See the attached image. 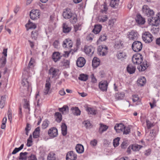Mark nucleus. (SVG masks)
Returning <instances> with one entry per match:
<instances>
[{
  "instance_id": "obj_1",
  "label": "nucleus",
  "mask_w": 160,
  "mask_h": 160,
  "mask_svg": "<svg viewBox=\"0 0 160 160\" xmlns=\"http://www.w3.org/2000/svg\"><path fill=\"white\" fill-rule=\"evenodd\" d=\"M143 57L142 55L139 53L134 55L132 57V61L134 64H141L138 67V69L139 71L142 72L145 71L148 68L147 61H142Z\"/></svg>"
},
{
  "instance_id": "obj_2",
  "label": "nucleus",
  "mask_w": 160,
  "mask_h": 160,
  "mask_svg": "<svg viewBox=\"0 0 160 160\" xmlns=\"http://www.w3.org/2000/svg\"><path fill=\"white\" fill-rule=\"evenodd\" d=\"M28 71L24 70L23 72L22 76V85L23 87V89L27 90H28L30 85V84L29 83L28 81V79L29 78Z\"/></svg>"
},
{
  "instance_id": "obj_3",
  "label": "nucleus",
  "mask_w": 160,
  "mask_h": 160,
  "mask_svg": "<svg viewBox=\"0 0 160 160\" xmlns=\"http://www.w3.org/2000/svg\"><path fill=\"white\" fill-rule=\"evenodd\" d=\"M143 40L146 43H149L152 41L153 37L149 32H145L142 35Z\"/></svg>"
},
{
  "instance_id": "obj_4",
  "label": "nucleus",
  "mask_w": 160,
  "mask_h": 160,
  "mask_svg": "<svg viewBox=\"0 0 160 160\" xmlns=\"http://www.w3.org/2000/svg\"><path fill=\"white\" fill-rule=\"evenodd\" d=\"M142 44L139 41H136L133 42L132 45V48L135 52L140 51L142 48Z\"/></svg>"
},
{
  "instance_id": "obj_5",
  "label": "nucleus",
  "mask_w": 160,
  "mask_h": 160,
  "mask_svg": "<svg viewBox=\"0 0 160 160\" xmlns=\"http://www.w3.org/2000/svg\"><path fill=\"white\" fill-rule=\"evenodd\" d=\"M142 11L144 14L149 17L154 14V12L153 10L150 9L149 7L147 5H144L142 8Z\"/></svg>"
},
{
  "instance_id": "obj_6",
  "label": "nucleus",
  "mask_w": 160,
  "mask_h": 160,
  "mask_svg": "<svg viewBox=\"0 0 160 160\" xmlns=\"http://www.w3.org/2000/svg\"><path fill=\"white\" fill-rule=\"evenodd\" d=\"M108 48L105 45L99 46L98 48V54L101 56L105 55L107 53Z\"/></svg>"
},
{
  "instance_id": "obj_7",
  "label": "nucleus",
  "mask_w": 160,
  "mask_h": 160,
  "mask_svg": "<svg viewBox=\"0 0 160 160\" xmlns=\"http://www.w3.org/2000/svg\"><path fill=\"white\" fill-rule=\"evenodd\" d=\"M40 12L38 10H32L30 13V18L32 20L37 19L39 18Z\"/></svg>"
},
{
  "instance_id": "obj_8",
  "label": "nucleus",
  "mask_w": 160,
  "mask_h": 160,
  "mask_svg": "<svg viewBox=\"0 0 160 160\" xmlns=\"http://www.w3.org/2000/svg\"><path fill=\"white\" fill-rule=\"evenodd\" d=\"M108 83L106 81H101L99 84V88L101 90L106 91L107 90Z\"/></svg>"
},
{
  "instance_id": "obj_9",
  "label": "nucleus",
  "mask_w": 160,
  "mask_h": 160,
  "mask_svg": "<svg viewBox=\"0 0 160 160\" xmlns=\"http://www.w3.org/2000/svg\"><path fill=\"white\" fill-rule=\"evenodd\" d=\"M86 63L85 59L82 57H79L76 61L77 66L80 68H82L84 65Z\"/></svg>"
},
{
  "instance_id": "obj_10",
  "label": "nucleus",
  "mask_w": 160,
  "mask_h": 160,
  "mask_svg": "<svg viewBox=\"0 0 160 160\" xmlns=\"http://www.w3.org/2000/svg\"><path fill=\"white\" fill-rule=\"evenodd\" d=\"M94 48L91 46H85L84 51L88 55L91 56L94 52Z\"/></svg>"
},
{
  "instance_id": "obj_11",
  "label": "nucleus",
  "mask_w": 160,
  "mask_h": 160,
  "mask_svg": "<svg viewBox=\"0 0 160 160\" xmlns=\"http://www.w3.org/2000/svg\"><path fill=\"white\" fill-rule=\"evenodd\" d=\"M138 34L135 31L132 30L128 35V38L130 40H134L137 39Z\"/></svg>"
},
{
  "instance_id": "obj_12",
  "label": "nucleus",
  "mask_w": 160,
  "mask_h": 160,
  "mask_svg": "<svg viewBox=\"0 0 160 160\" xmlns=\"http://www.w3.org/2000/svg\"><path fill=\"white\" fill-rule=\"evenodd\" d=\"M48 134L50 137L53 138L57 137L58 135L57 129L54 127L50 129L48 131Z\"/></svg>"
},
{
  "instance_id": "obj_13",
  "label": "nucleus",
  "mask_w": 160,
  "mask_h": 160,
  "mask_svg": "<svg viewBox=\"0 0 160 160\" xmlns=\"http://www.w3.org/2000/svg\"><path fill=\"white\" fill-rule=\"evenodd\" d=\"M72 42L71 40L69 38L65 39L63 41L62 46L64 48H71L72 47Z\"/></svg>"
},
{
  "instance_id": "obj_14",
  "label": "nucleus",
  "mask_w": 160,
  "mask_h": 160,
  "mask_svg": "<svg viewBox=\"0 0 160 160\" xmlns=\"http://www.w3.org/2000/svg\"><path fill=\"white\" fill-rule=\"evenodd\" d=\"M61 57L60 53L58 52H53L52 55V59L55 62L59 61Z\"/></svg>"
},
{
  "instance_id": "obj_15",
  "label": "nucleus",
  "mask_w": 160,
  "mask_h": 160,
  "mask_svg": "<svg viewBox=\"0 0 160 160\" xmlns=\"http://www.w3.org/2000/svg\"><path fill=\"white\" fill-rule=\"evenodd\" d=\"M77 155L72 151L68 152L66 155V160H75L77 158Z\"/></svg>"
},
{
  "instance_id": "obj_16",
  "label": "nucleus",
  "mask_w": 160,
  "mask_h": 160,
  "mask_svg": "<svg viewBox=\"0 0 160 160\" xmlns=\"http://www.w3.org/2000/svg\"><path fill=\"white\" fill-rule=\"evenodd\" d=\"M73 13L71 12L70 10L68 8L65 9L62 13V16L64 18L66 19H69Z\"/></svg>"
},
{
  "instance_id": "obj_17",
  "label": "nucleus",
  "mask_w": 160,
  "mask_h": 160,
  "mask_svg": "<svg viewBox=\"0 0 160 160\" xmlns=\"http://www.w3.org/2000/svg\"><path fill=\"white\" fill-rule=\"evenodd\" d=\"M58 72V69L52 67L49 70V74L52 75V78H53L57 75Z\"/></svg>"
},
{
  "instance_id": "obj_18",
  "label": "nucleus",
  "mask_w": 160,
  "mask_h": 160,
  "mask_svg": "<svg viewBox=\"0 0 160 160\" xmlns=\"http://www.w3.org/2000/svg\"><path fill=\"white\" fill-rule=\"evenodd\" d=\"M124 126L122 123L117 124L114 126V128L117 132L120 133L123 131Z\"/></svg>"
},
{
  "instance_id": "obj_19",
  "label": "nucleus",
  "mask_w": 160,
  "mask_h": 160,
  "mask_svg": "<svg viewBox=\"0 0 160 160\" xmlns=\"http://www.w3.org/2000/svg\"><path fill=\"white\" fill-rule=\"evenodd\" d=\"M51 88V83L48 80L46 81L45 86L43 91V92L45 95L50 93V89Z\"/></svg>"
},
{
  "instance_id": "obj_20",
  "label": "nucleus",
  "mask_w": 160,
  "mask_h": 160,
  "mask_svg": "<svg viewBox=\"0 0 160 160\" xmlns=\"http://www.w3.org/2000/svg\"><path fill=\"white\" fill-rule=\"evenodd\" d=\"M136 22L139 24H143L145 22V20L140 15H138L136 19Z\"/></svg>"
},
{
  "instance_id": "obj_21",
  "label": "nucleus",
  "mask_w": 160,
  "mask_h": 160,
  "mask_svg": "<svg viewBox=\"0 0 160 160\" xmlns=\"http://www.w3.org/2000/svg\"><path fill=\"white\" fill-rule=\"evenodd\" d=\"M127 71L130 74L133 73L135 71L136 68L132 64H129L127 67Z\"/></svg>"
},
{
  "instance_id": "obj_22",
  "label": "nucleus",
  "mask_w": 160,
  "mask_h": 160,
  "mask_svg": "<svg viewBox=\"0 0 160 160\" xmlns=\"http://www.w3.org/2000/svg\"><path fill=\"white\" fill-rule=\"evenodd\" d=\"M138 86H143L146 82V80L145 77H141L137 81Z\"/></svg>"
},
{
  "instance_id": "obj_23",
  "label": "nucleus",
  "mask_w": 160,
  "mask_h": 160,
  "mask_svg": "<svg viewBox=\"0 0 160 160\" xmlns=\"http://www.w3.org/2000/svg\"><path fill=\"white\" fill-rule=\"evenodd\" d=\"M119 3V0H111L110 5L112 7L117 8L118 6Z\"/></svg>"
},
{
  "instance_id": "obj_24",
  "label": "nucleus",
  "mask_w": 160,
  "mask_h": 160,
  "mask_svg": "<svg viewBox=\"0 0 160 160\" xmlns=\"http://www.w3.org/2000/svg\"><path fill=\"white\" fill-rule=\"evenodd\" d=\"M100 64L99 59L96 58L94 57L92 61V66L94 68L98 67Z\"/></svg>"
},
{
  "instance_id": "obj_25",
  "label": "nucleus",
  "mask_w": 160,
  "mask_h": 160,
  "mask_svg": "<svg viewBox=\"0 0 160 160\" xmlns=\"http://www.w3.org/2000/svg\"><path fill=\"white\" fill-rule=\"evenodd\" d=\"M71 110L75 115L78 116L80 115L81 111L77 107H72L71 108Z\"/></svg>"
},
{
  "instance_id": "obj_26",
  "label": "nucleus",
  "mask_w": 160,
  "mask_h": 160,
  "mask_svg": "<svg viewBox=\"0 0 160 160\" xmlns=\"http://www.w3.org/2000/svg\"><path fill=\"white\" fill-rule=\"evenodd\" d=\"M75 148L77 152L79 153H82L84 152V147L81 144H78Z\"/></svg>"
},
{
  "instance_id": "obj_27",
  "label": "nucleus",
  "mask_w": 160,
  "mask_h": 160,
  "mask_svg": "<svg viewBox=\"0 0 160 160\" xmlns=\"http://www.w3.org/2000/svg\"><path fill=\"white\" fill-rule=\"evenodd\" d=\"M102 27L100 25H97L95 26L93 30V32L95 34L98 33L101 31Z\"/></svg>"
},
{
  "instance_id": "obj_28",
  "label": "nucleus",
  "mask_w": 160,
  "mask_h": 160,
  "mask_svg": "<svg viewBox=\"0 0 160 160\" xmlns=\"http://www.w3.org/2000/svg\"><path fill=\"white\" fill-rule=\"evenodd\" d=\"M59 110L60 112H62V114H65L68 111V106L64 105L62 108H59Z\"/></svg>"
},
{
  "instance_id": "obj_29",
  "label": "nucleus",
  "mask_w": 160,
  "mask_h": 160,
  "mask_svg": "<svg viewBox=\"0 0 160 160\" xmlns=\"http://www.w3.org/2000/svg\"><path fill=\"white\" fill-rule=\"evenodd\" d=\"M70 22L72 24L75 23L77 21V16L75 13H73L69 18Z\"/></svg>"
},
{
  "instance_id": "obj_30",
  "label": "nucleus",
  "mask_w": 160,
  "mask_h": 160,
  "mask_svg": "<svg viewBox=\"0 0 160 160\" xmlns=\"http://www.w3.org/2000/svg\"><path fill=\"white\" fill-rule=\"evenodd\" d=\"M62 28L63 32L65 33L69 32L71 29V27L68 26L65 23H63Z\"/></svg>"
},
{
  "instance_id": "obj_31",
  "label": "nucleus",
  "mask_w": 160,
  "mask_h": 160,
  "mask_svg": "<svg viewBox=\"0 0 160 160\" xmlns=\"http://www.w3.org/2000/svg\"><path fill=\"white\" fill-rule=\"evenodd\" d=\"M28 153L26 152H21L20 153L19 159L21 160H27V155Z\"/></svg>"
},
{
  "instance_id": "obj_32",
  "label": "nucleus",
  "mask_w": 160,
  "mask_h": 160,
  "mask_svg": "<svg viewBox=\"0 0 160 160\" xmlns=\"http://www.w3.org/2000/svg\"><path fill=\"white\" fill-rule=\"evenodd\" d=\"M61 127L62 134L63 135L65 136L67 134V126L65 123H62Z\"/></svg>"
},
{
  "instance_id": "obj_33",
  "label": "nucleus",
  "mask_w": 160,
  "mask_h": 160,
  "mask_svg": "<svg viewBox=\"0 0 160 160\" xmlns=\"http://www.w3.org/2000/svg\"><path fill=\"white\" fill-rule=\"evenodd\" d=\"M126 55L125 52H119L118 53L117 57L118 59L122 60L126 58Z\"/></svg>"
},
{
  "instance_id": "obj_34",
  "label": "nucleus",
  "mask_w": 160,
  "mask_h": 160,
  "mask_svg": "<svg viewBox=\"0 0 160 160\" xmlns=\"http://www.w3.org/2000/svg\"><path fill=\"white\" fill-rule=\"evenodd\" d=\"M40 127H39L36 128L33 133V137L34 138H37L39 136Z\"/></svg>"
},
{
  "instance_id": "obj_35",
  "label": "nucleus",
  "mask_w": 160,
  "mask_h": 160,
  "mask_svg": "<svg viewBox=\"0 0 160 160\" xmlns=\"http://www.w3.org/2000/svg\"><path fill=\"white\" fill-rule=\"evenodd\" d=\"M142 147V145L135 144L132 145L131 148L133 151H139Z\"/></svg>"
},
{
  "instance_id": "obj_36",
  "label": "nucleus",
  "mask_w": 160,
  "mask_h": 160,
  "mask_svg": "<svg viewBox=\"0 0 160 160\" xmlns=\"http://www.w3.org/2000/svg\"><path fill=\"white\" fill-rule=\"evenodd\" d=\"M88 75L84 74H80L78 78V79L82 81H86L88 78Z\"/></svg>"
},
{
  "instance_id": "obj_37",
  "label": "nucleus",
  "mask_w": 160,
  "mask_h": 160,
  "mask_svg": "<svg viewBox=\"0 0 160 160\" xmlns=\"http://www.w3.org/2000/svg\"><path fill=\"white\" fill-rule=\"evenodd\" d=\"M108 9V8L107 7V5L106 3L104 2L103 5L101 6V9L100 10V12L102 13L106 14L107 13Z\"/></svg>"
},
{
  "instance_id": "obj_38",
  "label": "nucleus",
  "mask_w": 160,
  "mask_h": 160,
  "mask_svg": "<svg viewBox=\"0 0 160 160\" xmlns=\"http://www.w3.org/2000/svg\"><path fill=\"white\" fill-rule=\"evenodd\" d=\"M56 120L60 122L62 120V116L61 113L59 112H56L55 114Z\"/></svg>"
},
{
  "instance_id": "obj_39",
  "label": "nucleus",
  "mask_w": 160,
  "mask_h": 160,
  "mask_svg": "<svg viewBox=\"0 0 160 160\" xmlns=\"http://www.w3.org/2000/svg\"><path fill=\"white\" fill-rule=\"evenodd\" d=\"M38 36V32L36 30L32 31L31 33V37L34 40H36Z\"/></svg>"
},
{
  "instance_id": "obj_40",
  "label": "nucleus",
  "mask_w": 160,
  "mask_h": 160,
  "mask_svg": "<svg viewBox=\"0 0 160 160\" xmlns=\"http://www.w3.org/2000/svg\"><path fill=\"white\" fill-rule=\"evenodd\" d=\"M122 43L121 41H116L115 43L114 47L116 49H119L122 48Z\"/></svg>"
},
{
  "instance_id": "obj_41",
  "label": "nucleus",
  "mask_w": 160,
  "mask_h": 160,
  "mask_svg": "<svg viewBox=\"0 0 160 160\" xmlns=\"http://www.w3.org/2000/svg\"><path fill=\"white\" fill-rule=\"evenodd\" d=\"M124 96V94L123 93L119 92L115 94V97L117 100H119L122 99Z\"/></svg>"
},
{
  "instance_id": "obj_42",
  "label": "nucleus",
  "mask_w": 160,
  "mask_h": 160,
  "mask_svg": "<svg viewBox=\"0 0 160 160\" xmlns=\"http://www.w3.org/2000/svg\"><path fill=\"white\" fill-rule=\"evenodd\" d=\"M28 23L26 25V27H28L29 29H34L36 28V25L35 23L32 22H30L29 21Z\"/></svg>"
},
{
  "instance_id": "obj_43",
  "label": "nucleus",
  "mask_w": 160,
  "mask_h": 160,
  "mask_svg": "<svg viewBox=\"0 0 160 160\" xmlns=\"http://www.w3.org/2000/svg\"><path fill=\"white\" fill-rule=\"evenodd\" d=\"M107 38V36L106 34L104 33H102L100 35L98 41H104L106 40Z\"/></svg>"
},
{
  "instance_id": "obj_44",
  "label": "nucleus",
  "mask_w": 160,
  "mask_h": 160,
  "mask_svg": "<svg viewBox=\"0 0 160 160\" xmlns=\"http://www.w3.org/2000/svg\"><path fill=\"white\" fill-rule=\"evenodd\" d=\"M108 128V127L106 125L101 124L100 127L99 128V132L100 133H102L106 131Z\"/></svg>"
},
{
  "instance_id": "obj_45",
  "label": "nucleus",
  "mask_w": 160,
  "mask_h": 160,
  "mask_svg": "<svg viewBox=\"0 0 160 160\" xmlns=\"http://www.w3.org/2000/svg\"><path fill=\"white\" fill-rule=\"evenodd\" d=\"M24 144H21L20 147L18 148H15L13 150L12 152V154H15L19 151L22 150L23 148Z\"/></svg>"
},
{
  "instance_id": "obj_46",
  "label": "nucleus",
  "mask_w": 160,
  "mask_h": 160,
  "mask_svg": "<svg viewBox=\"0 0 160 160\" xmlns=\"http://www.w3.org/2000/svg\"><path fill=\"white\" fill-rule=\"evenodd\" d=\"M156 136V133L154 132V130L153 129L151 131L149 135V139L150 140H152Z\"/></svg>"
},
{
  "instance_id": "obj_47",
  "label": "nucleus",
  "mask_w": 160,
  "mask_h": 160,
  "mask_svg": "<svg viewBox=\"0 0 160 160\" xmlns=\"http://www.w3.org/2000/svg\"><path fill=\"white\" fill-rule=\"evenodd\" d=\"M55 155V154L53 153H49L47 157V160H55L56 157Z\"/></svg>"
},
{
  "instance_id": "obj_48",
  "label": "nucleus",
  "mask_w": 160,
  "mask_h": 160,
  "mask_svg": "<svg viewBox=\"0 0 160 160\" xmlns=\"http://www.w3.org/2000/svg\"><path fill=\"white\" fill-rule=\"evenodd\" d=\"M86 111L88 114L93 115H95L96 114L95 110L93 108L88 107L86 109Z\"/></svg>"
},
{
  "instance_id": "obj_49",
  "label": "nucleus",
  "mask_w": 160,
  "mask_h": 160,
  "mask_svg": "<svg viewBox=\"0 0 160 160\" xmlns=\"http://www.w3.org/2000/svg\"><path fill=\"white\" fill-rule=\"evenodd\" d=\"M120 139L119 138L117 137L113 140V143L115 147H117L119 145Z\"/></svg>"
},
{
  "instance_id": "obj_50",
  "label": "nucleus",
  "mask_w": 160,
  "mask_h": 160,
  "mask_svg": "<svg viewBox=\"0 0 160 160\" xmlns=\"http://www.w3.org/2000/svg\"><path fill=\"white\" fill-rule=\"evenodd\" d=\"M49 122L48 120L44 121L42 123V129H45L47 128L48 126Z\"/></svg>"
},
{
  "instance_id": "obj_51",
  "label": "nucleus",
  "mask_w": 160,
  "mask_h": 160,
  "mask_svg": "<svg viewBox=\"0 0 160 160\" xmlns=\"http://www.w3.org/2000/svg\"><path fill=\"white\" fill-rule=\"evenodd\" d=\"M5 98L4 97L2 96L0 101V108H2L4 107L5 104Z\"/></svg>"
},
{
  "instance_id": "obj_52",
  "label": "nucleus",
  "mask_w": 160,
  "mask_h": 160,
  "mask_svg": "<svg viewBox=\"0 0 160 160\" xmlns=\"http://www.w3.org/2000/svg\"><path fill=\"white\" fill-rule=\"evenodd\" d=\"M69 64V61L68 60H64L60 62L61 66H68Z\"/></svg>"
},
{
  "instance_id": "obj_53",
  "label": "nucleus",
  "mask_w": 160,
  "mask_h": 160,
  "mask_svg": "<svg viewBox=\"0 0 160 160\" xmlns=\"http://www.w3.org/2000/svg\"><path fill=\"white\" fill-rule=\"evenodd\" d=\"M116 19L114 18L110 20L108 22V25L111 27H112L114 23L116 22Z\"/></svg>"
},
{
  "instance_id": "obj_54",
  "label": "nucleus",
  "mask_w": 160,
  "mask_h": 160,
  "mask_svg": "<svg viewBox=\"0 0 160 160\" xmlns=\"http://www.w3.org/2000/svg\"><path fill=\"white\" fill-rule=\"evenodd\" d=\"M6 62V58L5 57L2 56L1 58L0 62L2 67H3Z\"/></svg>"
},
{
  "instance_id": "obj_55",
  "label": "nucleus",
  "mask_w": 160,
  "mask_h": 160,
  "mask_svg": "<svg viewBox=\"0 0 160 160\" xmlns=\"http://www.w3.org/2000/svg\"><path fill=\"white\" fill-rule=\"evenodd\" d=\"M23 107L24 108L28 109V111L29 112L30 111V109L29 102L25 101Z\"/></svg>"
},
{
  "instance_id": "obj_56",
  "label": "nucleus",
  "mask_w": 160,
  "mask_h": 160,
  "mask_svg": "<svg viewBox=\"0 0 160 160\" xmlns=\"http://www.w3.org/2000/svg\"><path fill=\"white\" fill-rule=\"evenodd\" d=\"M147 128L150 129L154 126L153 123H151L148 120H147L146 121Z\"/></svg>"
},
{
  "instance_id": "obj_57",
  "label": "nucleus",
  "mask_w": 160,
  "mask_h": 160,
  "mask_svg": "<svg viewBox=\"0 0 160 160\" xmlns=\"http://www.w3.org/2000/svg\"><path fill=\"white\" fill-rule=\"evenodd\" d=\"M7 121V118L4 117L2 120V123L1 126V128L2 129H4L6 127L5 124Z\"/></svg>"
},
{
  "instance_id": "obj_58",
  "label": "nucleus",
  "mask_w": 160,
  "mask_h": 160,
  "mask_svg": "<svg viewBox=\"0 0 160 160\" xmlns=\"http://www.w3.org/2000/svg\"><path fill=\"white\" fill-rule=\"evenodd\" d=\"M123 131V134H128L130 132V130L129 128L125 127L124 126Z\"/></svg>"
},
{
  "instance_id": "obj_59",
  "label": "nucleus",
  "mask_w": 160,
  "mask_h": 160,
  "mask_svg": "<svg viewBox=\"0 0 160 160\" xmlns=\"http://www.w3.org/2000/svg\"><path fill=\"white\" fill-rule=\"evenodd\" d=\"M32 136L31 135H30L27 140V145L28 147H30L32 146L31 143L32 142Z\"/></svg>"
},
{
  "instance_id": "obj_60",
  "label": "nucleus",
  "mask_w": 160,
  "mask_h": 160,
  "mask_svg": "<svg viewBox=\"0 0 160 160\" xmlns=\"http://www.w3.org/2000/svg\"><path fill=\"white\" fill-rule=\"evenodd\" d=\"M83 124H84L86 128H89L91 125L90 122L88 121H84L83 122Z\"/></svg>"
},
{
  "instance_id": "obj_61",
  "label": "nucleus",
  "mask_w": 160,
  "mask_h": 160,
  "mask_svg": "<svg viewBox=\"0 0 160 160\" xmlns=\"http://www.w3.org/2000/svg\"><path fill=\"white\" fill-rule=\"evenodd\" d=\"M154 24H153V26H157L160 23V20L158 19L157 17H155V19L154 20Z\"/></svg>"
},
{
  "instance_id": "obj_62",
  "label": "nucleus",
  "mask_w": 160,
  "mask_h": 160,
  "mask_svg": "<svg viewBox=\"0 0 160 160\" xmlns=\"http://www.w3.org/2000/svg\"><path fill=\"white\" fill-rule=\"evenodd\" d=\"M34 62V59L32 58H31L28 64V67L29 68H32L33 67V63Z\"/></svg>"
},
{
  "instance_id": "obj_63",
  "label": "nucleus",
  "mask_w": 160,
  "mask_h": 160,
  "mask_svg": "<svg viewBox=\"0 0 160 160\" xmlns=\"http://www.w3.org/2000/svg\"><path fill=\"white\" fill-rule=\"evenodd\" d=\"M59 42L58 40H55L53 44V45L54 47L56 48H58L59 46Z\"/></svg>"
},
{
  "instance_id": "obj_64",
  "label": "nucleus",
  "mask_w": 160,
  "mask_h": 160,
  "mask_svg": "<svg viewBox=\"0 0 160 160\" xmlns=\"http://www.w3.org/2000/svg\"><path fill=\"white\" fill-rule=\"evenodd\" d=\"M139 97L137 95H135L132 96V100L133 102H135L138 101L139 100Z\"/></svg>"
}]
</instances>
